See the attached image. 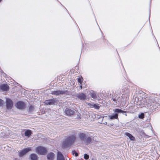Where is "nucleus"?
<instances>
[{"mask_svg":"<svg viewBox=\"0 0 160 160\" xmlns=\"http://www.w3.org/2000/svg\"><path fill=\"white\" fill-rule=\"evenodd\" d=\"M64 113L65 115L69 117L74 115L75 113V111L73 110L68 108H66L65 110Z\"/></svg>","mask_w":160,"mask_h":160,"instance_id":"6","label":"nucleus"},{"mask_svg":"<svg viewBox=\"0 0 160 160\" xmlns=\"http://www.w3.org/2000/svg\"><path fill=\"white\" fill-rule=\"evenodd\" d=\"M91 96L92 98L94 99H95L97 98V96L96 93L94 92L91 93Z\"/></svg>","mask_w":160,"mask_h":160,"instance_id":"22","label":"nucleus"},{"mask_svg":"<svg viewBox=\"0 0 160 160\" xmlns=\"http://www.w3.org/2000/svg\"><path fill=\"white\" fill-rule=\"evenodd\" d=\"M102 39H103L102 40H103V42H105L106 41V40L105 39H104V38H103Z\"/></svg>","mask_w":160,"mask_h":160,"instance_id":"30","label":"nucleus"},{"mask_svg":"<svg viewBox=\"0 0 160 160\" xmlns=\"http://www.w3.org/2000/svg\"><path fill=\"white\" fill-rule=\"evenodd\" d=\"M58 102V101L56 99L53 98L45 100L44 103L46 105H51L54 104L56 103H57Z\"/></svg>","mask_w":160,"mask_h":160,"instance_id":"4","label":"nucleus"},{"mask_svg":"<svg viewBox=\"0 0 160 160\" xmlns=\"http://www.w3.org/2000/svg\"><path fill=\"white\" fill-rule=\"evenodd\" d=\"M79 137L81 140H84L86 135L83 133H80L79 134Z\"/></svg>","mask_w":160,"mask_h":160,"instance_id":"19","label":"nucleus"},{"mask_svg":"<svg viewBox=\"0 0 160 160\" xmlns=\"http://www.w3.org/2000/svg\"><path fill=\"white\" fill-rule=\"evenodd\" d=\"M137 105L140 106L141 107H149L152 106L154 108V106L155 104L158 105L159 103L156 102L153 98H142L141 99L138 100L137 102Z\"/></svg>","mask_w":160,"mask_h":160,"instance_id":"1","label":"nucleus"},{"mask_svg":"<svg viewBox=\"0 0 160 160\" xmlns=\"http://www.w3.org/2000/svg\"><path fill=\"white\" fill-rule=\"evenodd\" d=\"M78 118L79 119H81V118H80V116H79V117Z\"/></svg>","mask_w":160,"mask_h":160,"instance_id":"33","label":"nucleus"},{"mask_svg":"<svg viewBox=\"0 0 160 160\" xmlns=\"http://www.w3.org/2000/svg\"><path fill=\"white\" fill-rule=\"evenodd\" d=\"M114 112H117L118 113H121L126 112V111H124L121 109L118 108L114 110Z\"/></svg>","mask_w":160,"mask_h":160,"instance_id":"20","label":"nucleus"},{"mask_svg":"<svg viewBox=\"0 0 160 160\" xmlns=\"http://www.w3.org/2000/svg\"><path fill=\"white\" fill-rule=\"evenodd\" d=\"M76 97L81 100H84L86 98V95L82 93L77 94Z\"/></svg>","mask_w":160,"mask_h":160,"instance_id":"10","label":"nucleus"},{"mask_svg":"<svg viewBox=\"0 0 160 160\" xmlns=\"http://www.w3.org/2000/svg\"><path fill=\"white\" fill-rule=\"evenodd\" d=\"M108 117L111 120H113L114 119H118V114L117 113H114L112 115H110L108 116Z\"/></svg>","mask_w":160,"mask_h":160,"instance_id":"15","label":"nucleus"},{"mask_svg":"<svg viewBox=\"0 0 160 160\" xmlns=\"http://www.w3.org/2000/svg\"><path fill=\"white\" fill-rule=\"evenodd\" d=\"M36 152L39 154L44 155L47 152L46 148L42 146H38L36 149Z\"/></svg>","mask_w":160,"mask_h":160,"instance_id":"3","label":"nucleus"},{"mask_svg":"<svg viewBox=\"0 0 160 160\" xmlns=\"http://www.w3.org/2000/svg\"><path fill=\"white\" fill-rule=\"evenodd\" d=\"M80 89H82V86L81 84H80Z\"/></svg>","mask_w":160,"mask_h":160,"instance_id":"31","label":"nucleus"},{"mask_svg":"<svg viewBox=\"0 0 160 160\" xmlns=\"http://www.w3.org/2000/svg\"><path fill=\"white\" fill-rule=\"evenodd\" d=\"M88 105L91 108H93V104L88 103Z\"/></svg>","mask_w":160,"mask_h":160,"instance_id":"29","label":"nucleus"},{"mask_svg":"<svg viewBox=\"0 0 160 160\" xmlns=\"http://www.w3.org/2000/svg\"><path fill=\"white\" fill-rule=\"evenodd\" d=\"M51 93L52 95H58L60 94H68V92L67 90L62 91L59 90H58L52 91Z\"/></svg>","mask_w":160,"mask_h":160,"instance_id":"5","label":"nucleus"},{"mask_svg":"<svg viewBox=\"0 0 160 160\" xmlns=\"http://www.w3.org/2000/svg\"><path fill=\"white\" fill-rule=\"evenodd\" d=\"M83 81V78L82 76H79L78 78V81L79 83L80 84H82V82Z\"/></svg>","mask_w":160,"mask_h":160,"instance_id":"21","label":"nucleus"},{"mask_svg":"<svg viewBox=\"0 0 160 160\" xmlns=\"http://www.w3.org/2000/svg\"><path fill=\"white\" fill-rule=\"evenodd\" d=\"M6 104L7 108L10 109L13 106L12 101L9 98H7L6 100Z\"/></svg>","mask_w":160,"mask_h":160,"instance_id":"9","label":"nucleus"},{"mask_svg":"<svg viewBox=\"0 0 160 160\" xmlns=\"http://www.w3.org/2000/svg\"><path fill=\"white\" fill-rule=\"evenodd\" d=\"M32 134V131L30 129L26 130L24 132V135L25 136L29 138Z\"/></svg>","mask_w":160,"mask_h":160,"instance_id":"14","label":"nucleus"},{"mask_svg":"<svg viewBox=\"0 0 160 160\" xmlns=\"http://www.w3.org/2000/svg\"><path fill=\"white\" fill-rule=\"evenodd\" d=\"M72 154H75V156L76 157L78 156V153H77L75 151H74L72 152Z\"/></svg>","mask_w":160,"mask_h":160,"instance_id":"28","label":"nucleus"},{"mask_svg":"<svg viewBox=\"0 0 160 160\" xmlns=\"http://www.w3.org/2000/svg\"><path fill=\"white\" fill-rule=\"evenodd\" d=\"M47 157L48 160H53L54 157V154L53 152H50L47 155Z\"/></svg>","mask_w":160,"mask_h":160,"instance_id":"12","label":"nucleus"},{"mask_svg":"<svg viewBox=\"0 0 160 160\" xmlns=\"http://www.w3.org/2000/svg\"><path fill=\"white\" fill-rule=\"evenodd\" d=\"M30 158L32 160H38L37 156L35 154H32L30 155Z\"/></svg>","mask_w":160,"mask_h":160,"instance_id":"18","label":"nucleus"},{"mask_svg":"<svg viewBox=\"0 0 160 160\" xmlns=\"http://www.w3.org/2000/svg\"><path fill=\"white\" fill-rule=\"evenodd\" d=\"M125 134L128 136L130 139L132 141L135 140V138L131 134L128 132H126Z\"/></svg>","mask_w":160,"mask_h":160,"instance_id":"17","label":"nucleus"},{"mask_svg":"<svg viewBox=\"0 0 160 160\" xmlns=\"http://www.w3.org/2000/svg\"><path fill=\"white\" fill-rule=\"evenodd\" d=\"M113 99V100L114 101H117V100L116 99Z\"/></svg>","mask_w":160,"mask_h":160,"instance_id":"32","label":"nucleus"},{"mask_svg":"<svg viewBox=\"0 0 160 160\" xmlns=\"http://www.w3.org/2000/svg\"><path fill=\"white\" fill-rule=\"evenodd\" d=\"M57 160H65L64 158L60 152H58L57 154Z\"/></svg>","mask_w":160,"mask_h":160,"instance_id":"13","label":"nucleus"},{"mask_svg":"<svg viewBox=\"0 0 160 160\" xmlns=\"http://www.w3.org/2000/svg\"><path fill=\"white\" fill-rule=\"evenodd\" d=\"M2 1V0H0V2H1Z\"/></svg>","mask_w":160,"mask_h":160,"instance_id":"34","label":"nucleus"},{"mask_svg":"<svg viewBox=\"0 0 160 160\" xmlns=\"http://www.w3.org/2000/svg\"><path fill=\"white\" fill-rule=\"evenodd\" d=\"M76 138L75 134L67 137L63 141L62 144V147L66 148L70 147L75 142Z\"/></svg>","mask_w":160,"mask_h":160,"instance_id":"2","label":"nucleus"},{"mask_svg":"<svg viewBox=\"0 0 160 160\" xmlns=\"http://www.w3.org/2000/svg\"><path fill=\"white\" fill-rule=\"evenodd\" d=\"M0 89L3 91H7L9 90V88L7 84H3L0 86Z\"/></svg>","mask_w":160,"mask_h":160,"instance_id":"11","label":"nucleus"},{"mask_svg":"<svg viewBox=\"0 0 160 160\" xmlns=\"http://www.w3.org/2000/svg\"><path fill=\"white\" fill-rule=\"evenodd\" d=\"M144 117V114L143 113H142L138 116V117L140 119H143Z\"/></svg>","mask_w":160,"mask_h":160,"instance_id":"23","label":"nucleus"},{"mask_svg":"<svg viewBox=\"0 0 160 160\" xmlns=\"http://www.w3.org/2000/svg\"><path fill=\"white\" fill-rule=\"evenodd\" d=\"M84 158L85 160H88L89 158V156L87 154H85Z\"/></svg>","mask_w":160,"mask_h":160,"instance_id":"26","label":"nucleus"},{"mask_svg":"<svg viewBox=\"0 0 160 160\" xmlns=\"http://www.w3.org/2000/svg\"><path fill=\"white\" fill-rule=\"evenodd\" d=\"M34 109V107L32 105H31L29 106V111H32Z\"/></svg>","mask_w":160,"mask_h":160,"instance_id":"24","label":"nucleus"},{"mask_svg":"<svg viewBox=\"0 0 160 160\" xmlns=\"http://www.w3.org/2000/svg\"><path fill=\"white\" fill-rule=\"evenodd\" d=\"M92 139V138L90 137L86 138L84 140L85 144L87 145L89 144L91 142Z\"/></svg>","mask_w":160,"mask_h":160,"instance_id":"16","label":"nucleus"},{"mask_svg":"<svg viewBox=\"0 0 160 160\" xmlns=\"http://www.w3.org/2000/svg\"><path fill=\"white\" fill-rule=\"evenodd\" d=\"M93 106V108L96 109H99L100 108V106L98 105L94 104Z\"/></svg>","mask_w":160,"mask_h":160,"instance_id":"25","label":"nucleus"},{"mask_svg":"<svg viewBox=\"0 0 160 160\" xmlns=\"http://www.w3.org/2000/svg\"><path fill=\"white\" fill-rule=\"evenodd\" d=\"M15 106L17 108L21 109H24L26 107L25 103L22 101H19L17 102Z\"/></svg>","mask_w":160,"mask_h":160,"instance_id":"8","label":"nucleus"},{"mask_svg":"<svg viewBox=\"0 0 160 160\" xmlns=\"http://www.w3.org/2000/svg\"><path fill=\"white\" fill-rule=\"evenodd\" d=\"M31 150V149L30 147H28V148H26L23 150L20 151L19 152V156L20 157H22L27 152Z\"/></svg>","mask_w":160,"mask_h":160,"instance_id":"7","label":"nucleus"},{"mask_svg":"<svg viewBox=\"0 0 160 160\" xmlns=\"http://www.w3.org/2000/svg\"><path fill=\"white\" fill-rule=\"evenodd\" d=\"M4 104L3 101L0 99V106H2Z\"/></svg>","mask_w":160,"mask_h":160,"instance_id":"27","label":"nucleus"}]
</instances>
